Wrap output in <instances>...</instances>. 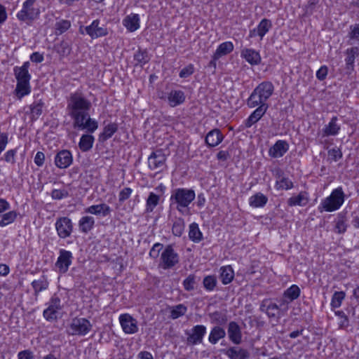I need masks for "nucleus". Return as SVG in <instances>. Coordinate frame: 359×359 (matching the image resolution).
Wrapping results in <instances>:
<instances>
[{"instance_id":"21","label":"nucleus","mask_w":359,"mask_h":359,"mask_svg":"<svg viewBox=\"0 0 359 359\" xmlns=\"http://www.w3.org/2000/svg\"><path fill=\"white\" fill-rule=\"evenodd\" d=\"M289 144L286 141L278 140L269 151V155L273 158L282 157L288 150Z\"/></svg>"},{"instance_id":"2","label":"nucleus","mask_w":359,"mask_h":359,"mask_svg":"<svg viewBox=\"0 0 359 359\" xmlns=\"http://www.w3.org/2000/svg\"><path fill=\"white\" fill-rule=\"evenodd\" d=\"M195 197V191L191 189H175L172 191L170 198V206H175L176 210L182 215H188L189 206Z\"/></svg>"},{"instance_id":"26","label":"nucleus","mask_w":359,"mask_h":359,"mask_svg":"<svg viewBox=\"0 0 359 359\" xmlns=\"http://www.w3.org/2000/svg\"><path fill=\"white\" fill-rule=\"evenodd\" d=\"M123 25L129 32H135L140 27V17L138 14L131 13L123 20Z\"/></svg>"},{"instance_id":"47","label":"nucleus","mask_w":359,"mask_h":359,"mask_svg":"<svg viewBox=\"0 0 359 359\" xmlns=\"http://www.w3.org/2000/svg\"><path fill=\"white\" fill-rule=\"evenodd\" d=\"M184 220L181 217L177 218L175 220L172 227V232L173 235L175 236L180 237L184 232Z\"/></svg>"},{"instance_id":"58","label":"nucleus","mask_w":359,"mask_h":359,"mask_svg":"<svg viewBox=\"0 0 359 359\" xmlns=\"http://www.w3.org/2000/svg\"><path fill=\"white\" fill-rule=\"evenodd\" d=\"M335 315L340 318L341 321L339 323L340 327H346L348 326V318L343 311H335Z\"/></svg>"},{"instance_id":"46","label":"nucleus","mask_w":359,"mask_h":359,"mask_svg":"<svg viewBox=\"0 0 359 359\" xmlns=\"http://www.w3.org/2000/svg\"><path fill=\"white\" fill-rule=\"evenodd\" d=\"M44 103L41 100L34 102L30 105L31 114L33 119H37L42 114Z\"/></svg>"},{"instance_id":"29","label":"nucleus","mask_w":359,"mask_h":359,"mask_svg":"<svg viewBox=\"0 0 359 359\" xmlns=\"http://www.w3.org/2000/svg\"><path fill=\"white\" fill-rule=\"evenodd\" d=\"M133 58L135 61V67L139 66L140 67H142L145 64L148 63L149 61L150 60V57L146 49H138V50L134 54Z\"/></svg>"},{"instance_id":"23","label":"nucleus","mask_w":359,"mask_h":359,"mask_svg":"<svg viewBox=\"0 0 359 359\" xmlns=\"http://www.w3.org/2000/svg\"><path fill=\"white\" fill-rule=\"evenodd\" d=\"M224 139V136L219 129L210 130L205 137V143L210 147L217 146Z\"/></svg>"},{"instance_id":"11","label":"nucleus","mask_w":359,"mask_h":359,"mask_svg":"<svg viewBox=\"0 0 359 359\" xmlns=\"http://www.w3.org/2000/svg\"><path fill=\"white\" fill-rule=\"evenodd\" d=\"M55 229L61 238L70 236L73 231L72 220L67 217H59L55 222Z\"/></svg>"},{"instance_id":"54","label":"nucleus","mask_w":359,"mask_h":359,"mask_svg":"<svg viewBox=\"0 0 359 359\" xmlns=\"http://www.w3.org/2000/svg\"><path fill=\"white\" fill-rule=\"evenodd\" d=\"M50 196L54 200H61L67 198L69 196V193L66 189H53L51 191Z\"/></svg>"},{"instance_id":"13","label":"nucleus","mask_w":359,"mask_h":359,"mask_svg":"<svg viewBox=\"0 0 359 359\" xmlns=\"http://www.w3.org/2000/svg\"><path fill=\"white\" fill-rule=\"evenodd\" d=\"M119 323L123 331L128 334H133L138 332L137 321L129 313L120 315Z\"/></svg>"},{"instance_id":"55","label":"nucleus","mask_w":359,"mask_h":359,"mask_svg":"<svg viewBox=\"0 0 359 359\" xmlns=\"http://www.w3.org/2000/svg\"><path fill=\"white\" fill-rule=\"evenodd\" d=\"M71 48L68 44L67 42L62 41L59 45L57 48V53L61 56H66L68 55L70 53Z\"/></svg>"},{"instance_id":"48","label":"nucleus","mask_w":359,"mask_h":359,"mask_svg":"<svg viewBox=\"0 0 359 359\" xmlns=\"http://www.w3.org/2000/svg\"><path fill=\"white\" fill-rule=\"evenodd\" d=\"M346 293L344 291L335 292L331 299L330 306L332 309L339 308L343 300L345 299Z\"/></svg>"},{"instance_id":"24","label":"nucleus","mask_w":359,"mask_h":359,"mask_svg":"<svg viewBox=\"0 0 359 359\" xmlns=\"http://www.w3.org/2000/svg\"><path fill=\"white\" fill-rule=\"evenodd\" d=\"M85 212L106 217L111 212L110 207L106 203L93 205L85 209Z\"/></svg>"},{"instance_id":"17","label":"nucleus","mask_w":359,"mask_h":359,"mask_svg":"<svg viewBox=\"0 0 359 359\" xmlns=\"http://www.w3.org/2000/svg\"><path fill=\"white\" fill-rule=\"evenodd\" d=\"M227 334L229 340L235 345L242 342V332L239 325L235 321H231L228 325Z\"/></svg>"},{"instance_id":"10","label":"nucleus","mask_w":359,"mask_h":359,"mask_svg":"<svg viewBox=\"0 0 359 359\" xmlns=\"http://www.w3.org/2000/svg\"><path fill=\"white\" fill-rule=\"evenodd\" d=\"M73 255L70 251L61 249L59 252V256L55 264L58 273H65L69 270L72 263Z\"/></svg>"},{"instance_id":"56","label":"nucleus","mask_w":359,"mask_h":359,"mask_svg":"<svg viewBox=\"0 0 359 359\" xmlns=\"http://www.w3.org/2000/svg\"><path fill=\"white\" fill-rule=\"evenodd\" d=\"M329 157L334 161H337L342 158V152L339 148H332L328 151Z\"/></svg>"},{"instance_id":"15","label":"nucleus","mask_w":359,"mask_h":359,"mask_svg":"<svg viewBox=\"0 0 359 359\" xmlns=\"http://www.w3.org/2000/svg\"><path fill=\"white\" fill-rule=\"evenodd\" d=\"M206 333V327L203 325H197L193 327L190 331H186L187 335V344L196 345L203 341Z\"/></svg>"},{"instance_id":"64","label":"nucleus","mask_w":359,"mask_h":359,"mask_svg":"<svg viewBox=\"0 0 359 359\" xmlns=\"http://www.w3.org/2000/svg\"><path fill=\"white\" fill-rule=\"evenodd\" d=\"M45 161V155L42 151H38L34 157V163L35 164L41 167L43 165Z\"/></svg>"},{"instance_id":"38","label":"nucleus","mask_w":359,"mask_h":359,"mask_svg":"<svg viewBox=\"0 0 359 359\" xmlns=\"http://www.w3.org/2000/svg\"><path fill=\"white\" fill-rule=\"evenodd\" d=\"M337 118L334 116L328 125L325 126L323 128V133L325 136L336 135L338 134L340 127L337 123Z\"/></svg>"},{"instance_id":"3","label":"nucleus","mask_w":359,"mask_h":359,"mask_svg":"<svg viewBox=\"0 0 359 359\" xmlns=\"http://www.w3.org/2000/svg\"><path fill=\"white\" fill-rule=\"evenodd\" d=\"M29 62H25L21 67H15L13 69L14 75L17 81L15 89V95L18 99H22L31 92L29 83L31 75L29 73Z\"/></svg>"},{"instance_id":"1","label":"nucleus","mask_w":359,"mask_h":359,"mask_svg":"<svg viewBox=\"0 0 359 359\" xmlns=\"http://www.w3.org/2000/svg\"><path fill=\"white\" fill-rule=\"evenodd\" d=\"M91 102L80 90L69 94L67 100V111L73 120L74 128L86 130L94 133L98 128L96 120L90 117L89 111Z\"/></svg>"},{"instance_id":"20","label":"nucleus","mask_w":359,"mask_h":359,"mask_svg":"<svg viewBox=\"0 0 359 359\" xmlns=\"http://www.w3.org/2000/svg\"><path fill=\"white\" fill-rule=\"evenodd\" d=\"M229 359H249L250 353L248 350L240 346H231L224 351Z\"/></svg>"},{"instance_id":"8","label":"nucleus","mask_w":359,"mask_h":359,"mask_svg":"<svg viewBox=\"0 0 359 359\" xmlns=\"http://www.w3.org/2000/svg\"><path fill=\"white\" fill-rule=\"evenodd\" d=\"M36 0H26L22 5V8L17 14V18L20 21L33 20L37 18L40 11L38 8L34 6Z\"/></svg>"},{"instance_id":"6","label":"nucleus","mask_w":359,"mask_h":359,"mask_svg":"<svg viewBox=\"0 0 359 359\" xmlns=\"http://www.w3.org/2000/svg\"><path fill=\"white\" fill-rule=\"evenodd\" d=\"M92 324L85 318H74L67 330L69 335L85 336L92 329Z\"/></svg>"},{"instance_id":"12","label":"nucleus","mask_w":359,"mask_h":359,"mask_svg":"<svg viewBox=\"0 0 359 359\" xmlns=\"http://www.w3.org/2000/svg\"><path fill=\"white\" fill-rule=\"evenodd\" d=\"M99 25L100 21L98 20H95L92 22V23L90 25L86 26L85 27H81L80 32L82 34H83L84 31L83 30V29H84L85 32L88 35H89L93 39L107 35V29L104 27H100Z\"/></svg>"},{"instance_id":"18","label":"nucleus","mask_w":359,"mask_h":359,"mask_svg":"<svg viewBox=\"0 0 359 359\" xmlns=\"http://www.w3.org/2000/svg\"><path fill=\"white\" fill-rule=\"evenodd\" d=\"M257 108L251 113L249 117L245 121L246 128H250L255 123L258 122L266 112L268 104H258Z\"/></svg>"},{"instance_id":"41","label":"nucleus","mask_w":359,"mask_h":359,"mask_svg":"<svg viewBox=\"0 0 359 359\" xmlns=\"http://www.w3.org/2000/svg\"><path fill=\"white\" fill-rule=\"evenodd\" d=\"M346 217L343 213H339L335 220L334 231L339 234L346 232L347 229Z\"/></svg>"},{"instance_id":"61","label":"nucleus","mask_w":359,"mask_h":359,"mask_svg":"<svg viewBox=\"0 0 359 359\" xmlns=\"http://www.w3.org/2000/svg\"><path fill=\"white\" fill-rule=\"evenodd\" d=\"M17 153L16 149H10L8 151L6 152L4 154V159L7 163H10L12 164H14L15 163V155Z\"/></svg>"},{"instance_id":"16","label":"nucleus","mask_w":359,"mask_h":359,"mask_svg":"<svg viewBox=\"0 0 359 359\" xmlns=\"http://www.w3.org/2000/svg\"><path fill=\"white\" fill-rule=\"evenodd\" d=\"M55 165L60 169L69 168L73 162L72 153L67 149H62L55 156Z\"/></svg>"},{"instance_id":"31","label":"nucleus","mask_w":359,"mask_h":359,"mask_svg":"<svg viewBox=\"0 0 359 359\" xmlns=\"http://www.w3.org/2000/svg\"><path fill=\"white\" fill-rule=\"evenodd\" d=\"M308 201L307 193L302 191L297 196L290 197L287 200V205L289 206H304L307 204Z\"/></svg>"},{"instance_id":"63","label":"nucleus","mask_w":359,"mask_h":359,"mask_svg":"<svg viewBox=\"0 0 359 359\" xmlns=\"http://www.w3.org/2000/svg\"><path fill=\"white\" fill-rule=\"evenodd\" d=\"M328 73L327 67L323 65L320 67V68L316 72V77L320 81H323L325 79Z\"/></svg>"},{"instance_id":"49","label":"nucleus","mask_w":359,"mask_h":359,"mask_svg":"<svg viewBox=\"0 0 359 359\" xmlns=\"http://www.w3.org/2000/svg\"><path fill=\"white\" fill-rule=\"evenodd\" d=\"M209 316L212 323L222 325L227 322V317L226 314L220 311H215L213 313H210Z\"/></svg>"},{"instance_id":"33","label":"nucleus","mask_w":359,"mask_h":359,"mask_svg":"<svg viewBox=\"0 0 359 359\" xmlns=\"http://www.w3.org/2000/svg\"><path fill=\"white\" fill-rule=\"evenodd\" d=\"M234 278V271L230 265L220 268V279L224 285L230 283Z\"/></svg>"},{"instance_id":"43","label":"nucleus","mask_w":359,"mask_h":359,"mask_svg":"<svg viewBox=\"0 0 359 359\" xmlns=\"http://www.w3.org/2000/svg\"><path fill=\"white\" fill-rule=\"evenodd\" d=\"M18 217V213L15 210L7 212L4 214H0V226L4 227L14 222Z\"/></svg>"},{"instance_id":"50","label":"nucleus","mask_w":359,"mask_h":359,"mask_svg":"<svg viewBox=\"0 0 359 359\" xmlns=\"http://www.w3.org/2000/svg\"><path fill=\"white\" fill-rule=\"evenodd\" d=\"M285 306H280V304L278 306L275 303L271 302L268 306V311H266V315L269 318H276L279 317L281 311H285L284 310Z\"/></svg>"},{"instance_id":"53","label":"nucleus","mask_w":359,"mask_h":359,"mask_svg":"<svg viewBox=\"0 0 359 359\" xmlns=\"http://www.w3.org/2000/svg\"><path fill=\"white\" fill-rule=\"evenodd\" d=\"M196 284V276L190 274L188 277L184 280L183 286L185 290L192 291L195 288Z\"/></svg>"},{"instance_id":"5","label":"nucleus","mask_w":359,"mask_h":359,"mask_svg":"<svg viewBox=\"0 0 359 359\" xmlns=\"http://www.w3.org/2000/svg\"><path fill=\"white\" fill-rule=\"evenodd\" d=\"M345 194L341 187L334 189L330 195L322 201L319 210L320 212H333L337 210L343 205Z\"/></svg>"},{"instance_id":"14","label":"nucleus","mask_w":359,"mask_h":359,"mask_svg":"<svg viewBox=\"0 0 359 359\" xmlns=\"http://www.w3.org/2000/svg\"><path fill=\"white\" fill-rule=\"evenodd\" d=\"M61 309V300L56 294H54L48 303V308L43 311V317L50 321L55 320L57 312Z\"/></svg>"},{"instance_id":"19","label":"nucleus","mask_w":359,"mask_h":359,"mask_svg":"<svg viewBox=\"0 0 359 359\" xmlns=\"http://www.w3.org/2000/svg\"><path fill=\"white\" fill-rule=\"evenodd\" d=\"M300 293V289L297 285H292L290 286L284 292V299L280 302V306H285L284 310L287 311L288 304L297 299L299 297Z\"/></svg>"},{"instance_id":"45","label":"nucleus","mask_w":359,"mask_h":359,"mask_svg":"<svg viewBox=\"0 0 359 359\" xmlns=\"http://www.w3.org/2000/svg\"><path fill=\"white\" fill-rule=\"evenodd\" d=\"M271 27L272 23L270 20L264 18L260 21V22L257 27V31L258 32V36L261 38V39L264 36V35L269 32V30Z\"/></svg>"},{"instance_id":"35","label":"nucleus","mask_w":359,"mask_h":359,"mask_svg":"<svg viewBox=\"0 0 359 359\" xmlns=\"http://www.w3.org/2000/svg\"><path fill=\"white\" fill-rule=\"evenodd\" d=\"M189 238L194 243H199L203 240V234L197 223L193 222L189 225Z\"/></svg>"},{"instance_id":"7","label":"nucleus","mask_w":359,"mask_h":359,"mask_svg":"<svg viewBox=\"0 0 359 359\" xmlns=\"http://www.w3.org/2000/svg\"><path fill=\"white\" fill-rule=\"evenodd\" d=\"M160 266L163 269H168L174 267L179 262V255L175 251L172 246L167 245L161 255Z\"/></svg>"},{"instance_id":"60","label":"nucleus","mask_w":359,"mask_h":359,"mask_svg":"<svg viewBox=\"0 0 359 359\" xmlns=\"http://www.w3.org/2000/svg\"><path fill=\"white\" fill-rule=\"evenodd\" d=\"M351 32L349 37L351 39L355 40L359 43V25H355L350 27Z\"/></svg>"},{"instance_id":"59","label":"nucleus","mask_w":359,"mask_h":359,"mask_svg":"<svg viewBox=\"0 0 359 359\" xmlns=\"http://www.w3.org/2000/svg\"><path fill=\"white\" fill-rule=\"evenodd\" d=\"M132 192H133L132 189H130L129 187H126V188L123 189L119 192L118 201L120 202H124L126 200L129 198V197L130 196Z\"/></svg>"},{"instance_id":"36","label":"nucleus","mask_w":359,"mask_h":359,"mask_svg":"<svg viewBox=\"0 0 359 359\" xmlns=\"http://www.w3.org/2000/svg\"><path fill=\"white\" fill-rule=\"evenodd\" d=\"M160 201V196L154 192H150L146 201L145 212L151 213L154 208L158 205Z\"/></svg>"},{"instance_id":"39","label":"nucleus","mask_w":359,"mask_h":359,"mask_svg":"<svg viewBox=\"0 0 359 359\" xmlns=\"http://www.w3.org/2000/svg\"><path fill=\"white\" fill-rule=\"evenodd\" d=\"M293 182L283 175H280L276 180L275 187L277 190H289L293 187Z\"/></svg>"},{"instance_id":"34","label":"nucleus","mask_w":359,"mask_h":359,"mask_svg":"<svg viewBox=\"0 0 359 359\" xmlns=\"http://www.w3.org/2000/svg\"><path fill=\"white\" fill-rule=\"evenodd\" d=\"M268 202V198L263 194L259 192L249 198V204L253 208H262Z\"/></svg>"},{"instance_id":"4","label":"nucleus","mask_w":359,"mask_h":359,"mask_svg":"<svg viewBox=\"0 0 359 359\" xmlns=\"http://www.w3.org/2000/svg\"><path fill=\"white\" fill-rule=\"evenodd\" d=\"M274 86L271 81L260 83L252 92L247 100V105L250 108H255L258 104H268L267 100L273 95Z\"/></svg>"},{"instance_id":"25","label":"nucleus","mask_w":359,"mask_h":359,"mask_svg":"<svg viewBox=\"0 0 359 359\" xmlns=\"http://www.w3.org/2000/svg\"><path fill=\"white\" fill-rule=\"evenodd\" d=\"M168 100L172 107L182 104L185 101L184 93L180 90H172L168 95Z\"/></svg>"},{"instance_id":"28","label":"nucleus","mask_w":359,"mask_h":359,"mask_svg":"<svg viewBox=\"0 0 359 359\" xmlns=\"http://www.w3.org/2000/svg\"><path fill=\"white\" fill-rule=\"evenodd\" d=\"M226 332L224 328L220 326H215L210 330L208 341L212 344H216L220 339L224 338Z\"/></svg>"},{"instance_id":"40","label":"nucleus","mask_w":359,"mask_h":359,"mask_svg":"<svg viewBox=\"0 0 359 359\" xmlns=\"http://www.w3.org/2000/svg\"><path fill=\"white\" fill-rule=\"evenodd\" d=\"M118 125L115 123H111L107 125L104 129L102 133L100 135V140L106 141L108 139L111 138L112 135L117 131Z\"/></svg>"},{"instance_id":"37","label":"nucleus","mask_w":359,"mask_h":359,"mask_svg":"<svg viewBox=\"0 0 359 359\" xmlns=\"http://www.w3.org/2000/svg\"><path fill=\"white\" fill-rule=\"evenodd\" d=\"M49 283L46 276L43 275L39 278L32 282V286L34 290L35 294L46 290L48 287Z\"/></svg>"},{"instance_id":"27","label":"nucleus","mask_w":359,"mask_h":359,"mask_svg":"<svg viewBox=\"0 0 359 359\" xmlns=\"http://www.w3.org/2000/svg\"><path fill=\"white\" fill-rule=\"evenodd\" d=\"M233 50V44L231 41H226L219 44L212 58L213 60H217L221 57L230 53Z\"/></svg>"},{"instance_id":"52","label":"nucleus","mask_w":359,"mask_h":359,"mask_svg":"<svg viewBox=\"0 0 359 359\" xmlns=\"http://www.w3.org/2000/svg\"><path fill=\"white\" fill-rule=\"evenodd\" d=\"M203 284L206 290L212 291L217 285V279L214 276H207L203 278Z\"/></svg>"},{"instance_id":"22","label":"nucleus","mask_w":359,"mask_h":359,"mask_svg":"<svg viewBox=\"0 0 359 359\" xmlns=\"http://www.w3.org/2000/svg\"><path fill=\"white\" fill-rule=\"evenodd\" d=\"M241 57L251 65H257L261 62V56L259 52L252 48H244L241 51Z\"/></svg>"},{"instance_id":"30","label":"nucleus","mask_w":359,"mask_h":359,"mask_svg":"<svg viewBox=\"0 0 359 359\" xmlns=\"http://www.w3.org/2000/svg\"><path fill=\"white\" fill-rule=\"evenodd\" d=\"M95 225V219L91 216L82 217L79 222V230L85 233L92 230Z\"/></svg>"},{"instance_id":"57","label":"nucleus","mask_w":359,"mask_h":359,"mask_svg":"<svg viewBox=\"0 0 359 359\" xmlns=\"http://www.w3.org/2000/svg\"><path fill=\"white\" fill-rule=\"evenodd\" d=\"M163 244L160 243H155L149 251V256L153 259H156L159 256L161 250L163 249Z\"/></svg>"},{"instance_id":"42","label":"nucleus","mask_w":359,"mask_h":359,"mask_svg":"<svg viewBox=\"0 0 359 359\" xmlns=\"http://www.w3.org/2000/svg\"><path fill=\"white\" fill-rule=\"evenodd\" d=\"M346 65L348 69H352L355 62V59L359 55V48L358 47H352L348 48L346 51Z\"/></svg>"},{"instance_id":"62","label":"nucleus","mask_w":359,"mask_h":359,"mask_svg":"<svg viewBox=\"0 0 359 359\" xmlns=\"http://www.w3.org/2000/svg\"><path fill=\"white\" fill-rule=\"evenodd\" d=\"M194 73V66L193 65H189L185 67H184L180 72V77L181 78H187L189 76L191 75Z\"/></svg>"},{"instance_id":"51","label":"nucleus","mask_w":359,"mask_h":359,"mask_svg":"<svg viewBox=\"0 0 359 359\" xmlns=\"http://www.w3.org/2000/svg\"><path fill=\"white\" fill-rule=\"evenodd\" d=\"M71 27V22L67 20H61L56 22L55 25V34H62L67 31Z\"/></svg>"},{"instance_id":"44","label":"nucleus","mask_w":359,"mask_h":359,"mask_svg":"<svg viewBox=\"0 0 359 359\" xmlns=\"http://www.w3.org/2000/svg\"><path fill=\"white\" fill-rule=\"evenodd\" d=\"M170 317L175 320L185 315L187 311V307L183 304H180L169 308Z\"/></svg>"},{"instance_id":"9","label":"nucleus","mask_w":359,"mask_h":359,"mask_svg":"<svg viewBox=\"0 0 359 359\" xmlns=\"http://www.w3.org/2000/svg\"><path fill=\"white\" fill-rule=\"evenodd\" d=\"M166 156L161 149L156 150L148 158L149 168L157 172L163 171L166 167Z\"/></svg>"},{"instance_id":"32","label":"nucleus","mask_w":359,"mask_h":359,"mask_svg":"<svg viewBox=\"0 0 359 359\" xmlns=\"http://www.w3.org/2000/svg\"><path fill=\"white\" fill-rule=\"evenodd\" d=\"M94 141L95 138L92 135L83 134L79 142V147L83 152L88 151L93 147Z\"/></svg>"}]
</instances>
